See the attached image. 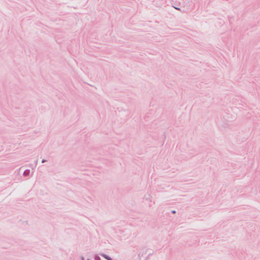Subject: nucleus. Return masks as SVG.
Returning <instances> with one entry per match:
<instances>
[{
  "mask_svg": "<svg viewBox=\"0 0 260 260\" xmlns=\"http://www.w3.org/2000/svg\"><path fill=\"white\" fill-rule=\"evenodd\" d=\"M103 256L105 258H106V259H108V260H112V259H111L110 257H109V256H107V255H106L104 254V255H103Z\"/></svg>",
  "mask_w": 260,
  "mask_h": 260,
  "instance_id": "obj_1",
  "label": "nucleus"
},
{
  "mask_svg": "<svg viewBox=\"0 0 260 260\" xmlns=\"http://www.w3.org/2000/svg\"><path fill=\"white\" fill-rule=\"evenodd\" d=\"M172 213H175V211H172Z\"/></svg>",
  "mask_w": 260,
  "mask_h": 260,
  "instance_id": "obj_2",
  "label": "nucleus"
}]
</instances>
